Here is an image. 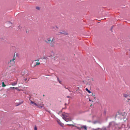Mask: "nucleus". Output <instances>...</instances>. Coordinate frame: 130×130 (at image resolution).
<instances>
[{
    "label": "nucleus",
    "mask_w": 130,
    "mask_h": 130,
    "mask_svg": "<svg viewBox=\"0 0 130 130\" xmlns=\"http://www.w3.org/2000/svg\"><path fill=\"white\" fill-rule=\"evenodd\" d=\"M55 40V39L54 38H52L51 37H50L47 38L45 41L47 44H50V46L51 47H54Z\"/></svg>",
    "instance_id": "1"
},
{
    "label": "nucleus",
    "mask_w": 130,
    "mask_h": 130,
    "mask_svg": "<svg viewBox=\"0 0 130 130\" xmlns=\"http://www.w3.org/2000/svg\"><path fill=\"white\" fill-rule=\"evenodd\" d=\"M15 59V57L14 55L13 56V58L11 60H10L8 63V65L9 67H11L13 66L15 64V61L14 60Z\"/></svg>",
    "instance_id": "2"
},
{
    "label": "nucleus",
    "mask_w": 130,
    "mask_h": 130,
    "mask_svg": "<svg viewBox=\"0 0 130 130\" xmlns=\"http://www.w3.org/2000/svg\"><path fill=\"white\" fill-rule=\"evenodd\" d=\"M69 115L67 113H64L62 115L63 119L66 121L68 122L71 121V119L68 117Z\"/></svg>",
    "instance_id": "3"
},
{
    "label": "nucleus",
    "mask_w": 130,
    "mask_h": 130,
    "mask_svg": "<svg viewBox=\"0 0 130 130\" xmlns=\"http://www.w3.org/2000/svg\"><path fill=\"white\" fill-rule=\"evenodd\" d=\"M34 61H38V62H36V64L34 66H33V67H35L37 65H39L40 64V62H38V61H39V60H35Z\"/></svg>",
    "instance_id": "4"
},
{
    "label": "nucleus",
    "mask_w": 130,
    "mask_h": 130,
    "mask_svg": "<svg viewBox=\"0 0 130 130\" xmlns=\"http://www.w3.org/2000/svg\"><path fill=\"white\" fill-rule=\"evenodd\" d=\"M81 129H82V130H87V127L86 126H81Z\"/></svg>",
    "instance_id": "5"
},
{
    "label": "nucleus",
    "mask_w": 130,
    "mask_h": 130,
    "mask_svg": "<svg viewBox=\"0 0 130 130\" xmlns=\"http://www.w3.org/2000/svg\"><path fill=\"white\" fill-rule=\"evenodd\" d=\"M92 98H93L92 99V102H94L95 101V95L94 94H92V95L91 96Z\"/></svg>",
    "instance_id": "6"
},
{
    "label": "nucleus",
    "mask_w": 130,
    "mask_h": 130,
    "mask_svg": "<svg viewBox=\"0 0 130 130\" xmlns=\"http://www.w3.org/2000/svg\"><path fill=\"white\" fill-rule=\"evenodd\" d=\"M123 95L124 97H125V98H127L128 97V96L129 97V95H128V94H123Z\"/></svg>",
    "instance_id": "7"
},
{
    "label": "nucleus",
    "mask_w": 130,
    "mask_h": 130,
    "mask_svg": "<svg viewBox=\"0 0 130 130\" xmlns=\"http://www.w3.org/2000/svg\"><path fill=\"white\" fill-rule=\"evenodd\" d=\"M67 34L66 33V32L63 31L62 32H59V35H60L61 34Z\"/></svg>",
    "instance_id": "8"
},
{
    "label": "nucleus",
    "mask_w": 130,
    "mask_h": 130,
    "mask_svg": "<svg viewBox=\"0 0 130 130\" xmlns=\"http://www.w3.org/2000/svg\"><path fill=\"white\" fill-rule=\"evenodd\" d=\"M31 103L32 104H34V105H36V106H38V105L36 103H34V102H33V101H31Z\"/></svg>",
    "instance_id": "9"
},
{
    "label": "nucleus",
    "mask_w": 130,
    "mask_h": 130,
    "mask_svg": "<svg viewBox=\"0 0 130 130\" xmlns=\"http://www.w3.org/2000/svg\"><path fill=\"white\" fill-rule=\"evenodd\" d=\"M86 91H87L89 93H90L91 92V91H90L89 90H88V89L87 88H86Z\"/></svg>",
    "instance_id": "10"
},
{
    "label": "nucleus",
    "mask_w": 130,
    "mask_h": 130,
    "mask_svg": "<svg viewBox=\"0 0 130 130\" xmlns=\"http://www.w3.org/2000/svg\"><path fill=\"white\" fill-rule=\"evenodd\" d=\"M7 24H9V25L10 26H11L12 25V23L10 22H8L7 23Z\"/></svg>",
    "instance_id": "11"
},
{
    "label": "nucleus",
    "mask_w": 130,
    "mask_h": 130,
    "mask_svg": "<svg viewBox=\"0 0 130 130\" xmlns=\"http://www.w3.org/2000/svg\"><path fill=\"white\" fill-rule=\"evenodd\" d=\"M17 84V82L14 83H13L12 84V85L13 86H14L16 85Z\"/></svg>",
    "instance_id": "12"
},
{
    "label": "nucleus",
    "mask_w": 130,
    "mask_h": 130,
    "mask_svg": "<svg viewBox=\"0 0 130 130\" xmlns=\"http://www.w3.org/2000/svg\"><path fill=\"white\" fill-rule=\"evenodd\" d=\"M2 86L3 87H5V86H6V85H5V84L3 82H2Z\"/></svg>",
    "instance_id": "13"
},
{
    "label": "nucleus",
    "mask_w": 130,
    "mask_h": 130,
    "mask_svg": "<svg viewBox=\"0 0 130 130\" xmlns=\"http://www.w3.org/2000/svg\"><path fill=\"white\" fill-rule=\"evenodd\" d=\"M54 56H52V55H50L48 56V57L51 58L52 59L53 57Z\"/></svg>",
    "instance_id": "14"
},
{
    "label": "nucleus",
    "mask_w": 130,
    "mask_h": 130,
    "mask_svg": "<svg viewBox=\"0 0 130 130\" xmlns=\"http://www.w3.org/2000/svg\"><path fill=\"white\" fill-rule=\"evenodd\" d=\"M77 128L79 130H82V129H81V127H77Z\"/></svg>",
    "instance_id": "15"
},
{
    "label": "nucleus",
    "mask_w": 130,
    "mask_h": 130,
    "mask_svg": "<svg viewBox=\"0 0 130 130\" xmlns=\"http://www.w3.org/2000/svg\"><path fill=\"white\" fill-rule=\"evenodd\" d=\"M99 130H106V128H102L100 129Z\"/></svg>",
    "instance_id": "16"
},
{
    "label": "nucleus",
    "mask_w": 130,
    "mask_h": 130,
    "mask_svg": "<svg viewBox=\"0 0 130 130\" xmlns=\"http://www.w3.org/2000/svg\"><path fill=\"white\" fill-rule=\"evenodd\" d=\"M100 129V128H98L95 129L94 128H92V130H99Z\"/></svg>",
    "instance_id": "17"
},
{
    "label": "nucleus",
    "mask_w": 130,
    "mask_h": 130,
    "mask_svg": "<svg viewBox=\"0 0 130 130\" xmlns=\"http://www.w3.org/2000/svg\"><path fill=\"white\" fill-rule=\"evenodd\" d=\"M22 103H23V102H21L19 104L17 105H16V106H18L19 105H20V104H22Z\"/></svg>",
    "instance_id": "18"
},
{
    "label": "nucleus",
    "mask_w": 130,
    "mask_h": 130,
    "mask_svg": "<svg viewBox=\"0 0 130 130\" xmlns=\"http://www.w3.org/2000/svg\"><path fill=\"white\" fill-rule=\"evenodd\" d=\"M13 89H17L18 88V87H13L12 88Z\"/></svg>",
    "instance_id": "19"
},
{
    "label": "nucleus",
    "mask_w": 130,
    "mask_h": 130,
    "mask_svg": "<svg viewBox=\"0 0 130 130\" xmlns=\"http://www.w3.org/2000/svg\"><path fill=\"white\" fill-rule=\"evenodd\" d=\"M34 130H37V127L36 126H35L34 128Z\"/></svg>",
    "instance_id": "20"
},
{
    "label": "nucleus",
    "mask_w": 130,
    "mask_h": 130,
    "mask_svg": "<svg viewBox=\"0 0 130 130\" xmlns=\"http://www.w3.org/2000/svg\"><path fill=\"white\" fill-rule=\"evenodd\" d=\"M47 58V57H43V59H46Z\"/></svg>",
    "instance_id": "21"
},
{
    "label": "nucleus",
    "mask_w": 130,
    "mask_h": 130,
    "mask_svg": "<svg viewBox=\"0 0 130 130\" xmlns=\"http://www.w3.org/2000/svg\"><path fill=\"white\" fill-rule=\"evenodd\" d=\"M36 8V9H38V10H39L40 9L39 7H37Z\"/></svg>",
    "instance_id": "22"
},
{
    "label": "nucleus",
    "mask_w": 130,
    "mask_h": 130,
    "mask_svg": "<svg viewBox=\"0 0 130 130\" xmlns=\"http://www.w3.org/2000/svg\"><path fill=\"white\" fill-rule=\"evenodd\" d=\"M37 106L39 108H42L43 107L42 106H39L38 105Z\"/></svg>",
    "instance_id": "23"
},
{
    "label": "nucleus",
    "mask_w": 130,
    "mask_h": 130,
    "mask_svg": "<svg viewBox=\"0 0 130 130\" xmlns=\"http://www.w3.org/2000/svg\"><path fill=\"white\" fill-rule=\"evenodd\" d=\"M97 122V121H94V122H93V123L94 124H95Z\"/></svg>",
    "instance_id": "24"
},
{
    "label": "nucleus",
    "mask_w": 130,
    "mask_h": 130,
    "mask_svg": "<svg viewBox=\"0 0 130 130\" xmlns=\"http://www.w3.org/2000/svg\"><path fill=\"white\" fill-rule=\"evenodd\" d=\"M89 101H92V100L91 99H90L89 100Z\"/></svg>",
    "instance_id": "25"
},
{
    "label": "nucleus",
    "mask_w": 130,
    "mask_h": 130,
    "mask_svg": "<svg viewBox=\"0 0 130 130\" xmlns=\"http://www.w3.org/2000/svg\"><path fill=\"white\" fill-rule=\"evenodd\" d=\"M59 82L61 84V82L59 80Z\"/></svg>",
    "instance_id": "26"
},
{
    "label": "nucleus",
    "mask_w": 130,
    "mask_h": 130,
    "mask_svg": "<svg viewBox=\"0 0 130 130\" xmlns=\"http://www.w3.org/2000/svg\"><path fill=\"white\" fill-rule=\"evenodd\" d=\"M64 87L66 89H68V88H66L65 86Z\"/></svg>",
    "instance_id": "27"
},
{
    "label": "nucleus",
    "mask_w": 130,
    "mask_h": 130,
    "mask_svg": "<svg viewBox=\"0 0 130 130\" xmlns=\"http://www.w3.org/2000/svg\"><path fill=\"white\" fill-rule=\"evenodd\" d=\"M68 125L69 126L73 125V124H69Z\"/></svg>",
    "instance_id": "28"
},
{
    "label": "nucleus",
    "mask_w": 130,
    "mask_h": 130,
    "mask_svg": "<svg viewBox=\"0 0 130 130\" xmlns=\"http://www.w3.org/2000/svg\"><path fill=\"white\" fill-rule=\"evenodd\" d=\"M67 97L68 98H69L70 97L69 96H67Z\"/></svg>",
    "instance_id": "29"
},
{
    "label": "nucleus",
    "mask_w": 130,
    "mask_h": 130,
    "mask_svg": "<svg viewBox=\"0 0 130 130\" xmlns=\"http://www.w3.org/2000/svg\"><path fill=\"white\" fill-rule=\"evenodd\" d=\"M26 32H28V30L27 31V30H26Z\"/></svg>",
    "instance_id": "30"
},
{
    "label": "nucleus",
    "mask_w": 130,
    "mask_h": 130,
    "mask_svg": "<svg viewBox=\"0 0 130 130\" xmlns=\"http://www.w3.org/2000/svg\"><path fill=\"white\" fill-rule=\"evenodd\" d=\"M57 79H58V81H59V78H57Z\"/></svg>",
    "instance_id": "31"
},
{
    "label": "nucleus",
    "mask_w": 130,
    "mask_h": 130,
    "mask_svg": "<svg viewBox=\"0 0 130 130\" xmlns=\"http://www.w3.org/2000/svg\"><path fill=\"white\" fill-rule=\"evenodd\" d=\"M92 104H91V105H90V106H92Z\"/></svg>",
    "instance_id": "32"
},
{
    "label": "nucleus",
    "mask_w": 130,
    "mask_h": 130,
    "mask_svg": "<svg viewBox=\"0 0 130 130\" xmlns=\"http://www.w3.org/2000/svg\"><path fill=\"white\" fill-rule=\"evenodd\" d=\"M56 27V28H58V27Z\"/></svg>",
    "instance_id": "33"
},
{
    "label": "nucleus",
    "mask_w": 130,
    "mask_h": 130,
    "mask_svg": "<svg viewBox=\"0 0 130 130\" xmlns=\"http://www.w3.org/2000/svg\"><path fill=\"white\" fill-rule=\"evenodd\" d=\"M130 100V99H128V100Z\"/></svg>",
    "instance_id": "34"
},
{
    "label": "nucleus",
    "mask_w": 130,
    "mask_h": 130,
    "mask_svg": "<svg viewBox=\"0 0 130 130\" xmlns=\"http://www.w3.org/2000/svg\"><path fill=\"white\" fill-rule=\"evenodd\" d=\"M129 97H130V96L129 95Z\"/></svg>",
    "instance_id": "35"
}]
</instances>
